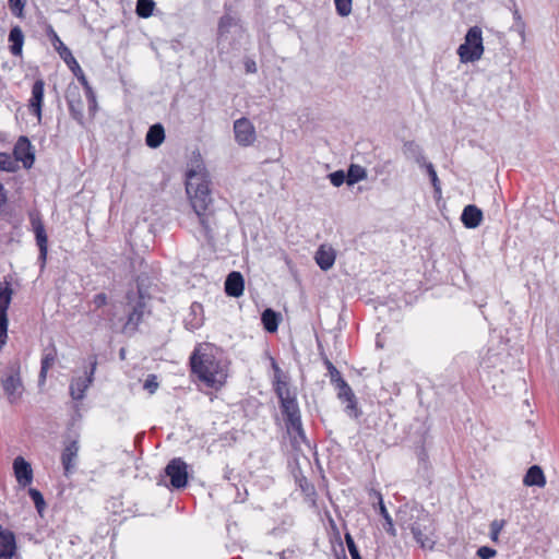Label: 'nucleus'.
Returning a JSON list of instances; mask_svg holds the SVG:
<instances>
[{"label":"nucleus","mask_w":559,"mask_h":559,"mask_svg":"<svg viewBox=\"0 0 559 559\" xmlns=\"http://www.w3.org/2000/svg\"><path fill=\"white\" fill-rule=\"evenodd\" d=\"M186 191L191 206L199 217L206 240L212 242L214 233L211 226V217L214 214V205L206 175L192 169L189 170L186 179Z\"/></svg>","instance_id":"1"},{"label":"nucleus","mask_w":559,"mask_h":559,"mask_svg":"<svg viewBox=\"0 0 559 559\" xmlns=\"http://www.w3.org/2000/svg\"><path fill=\"white\" fill-rule=\"evenodd\" d=\"M191 372L211 389H219L225 381V374L219 361L213 355L201 354L198 348L193 350L189 359Z\"/></svg>","instance_id":"2"},{"label":"nucleus","mask_w":559,"mask_h":559,"mask_svg":"<svg viewBox=\"0 0 559 559\" xmlns=\"http://www.w3.org/2000/svg\"><path fill=\"white\" fill-rule=\"evenodd\" d=\"M323 362L326 367L331 383L337 390V397L343 402H347L345 407L346 414L350 417L358 418L361 412L357 407V400L352 388L328 357H324Z\"/></svg>","instance_id":"3"},{"label":"nucleus","mask_w":559,"mask_h":559,"mask_svg":"<svg viewBox=\"0 0 559 559\" xmlns=\"http://www.w3.org/2000/svg\"><path fill=\"white\" fill-rule=\"evenodd\" d=\"M483 53V31L479 26L475 25L467 29L464 43L457 48V55L462 63H469L479 60Z\"/></svg>","instance_id":"4"},{"label":"nucleus","mask_w":559,"mask_h":559,"mask_svg":"<svg viewBox=\"0 0 559 559\" xmlns=\"http://www.w3.org/2000/svg\"><path fill=\"white\" fill-rule=\"evenodd\" d=\"M163 476L168 477L169 481L160 479L158 484H164L171 490L185 489L189 481L188 464L181 457H174L165 466Z\"/></svg>","instance_id":"5"},{"label":"nucleus","mask_w":559,"mask_h":559,"mask_svg":"<svg viewBox=\"0 0 559 559\" xmlns=\"http://www.w3.org/2000/svg\"><path fill=\"white\" fill-rule=\"evenodd\" d=\"M417 522L411 523V530L414 539L420 545L421 548L431 549L435 542L429 537L433 533V520L428 511L425 509L416 510Z\"/></svg>","instance_id":"6"},{"label":"nucleus","mask_w":559,"mask_h":559,"mask_svg":"<svg viewBox=\"0 0 559 559\" xmlns=\"http://www.w3.org/2000/svg\"><path fill=\"white\" fill-rule=\"evenodd\" d=\"M275 394L280 401V408L285 418L286 427L301 420L300 409L298 406L295 392H290L289 388H276Z\"/></svg>","instance_id":"7"},{"label":"nucleus","mask_w":559,"mask_h":559,"mask_svg":"<svg viewBox=\"0 0 559 559\" xmlns=\"http://www.w3.org/2000/svg\"><path fill=\"white\" fill-rule=\"evenodd\" d=\"M47 37L50 39L53 48L59 53L60 58L64 61L73 75L80 81V78H85V74L80 67L79 62L72 55V51L61 41L58 34L55 32L51 24H46L45 28Z\"/></svg>","instance_id":"8"},{"label":"nucleus","mask_w":559,"mask_h":559,"mask_svg":"<svg viewBox=\"0 0 559 559\" xmlns=\"http://www.w3.org/2000/svg\"><path fill=\"white\" fill-rule=\"evenodd\" d=\"M90 370L85 371V377H79L71 380L69 391L74 401H82L85 397V392L94 381V373L97 367V356L95 354L88 357Z\"/></svg>","instance_id":"9"},{"label":"nucleus","mask_w":559,"mask_h":559,"mask_svg":"<svg viewBox=\"0 0 559 559\" xmlns=\"http://www.w3.org/2000/svg\"><path fill=\"white\" fill-rule=\"evenodd\" d=\"M12 295L13 289L10 283H5V286L0 284V350L8 341V309L12 300Z\"/></svg>","instance_id":"10"},{"label":"nucleus","mask_w":559,"mask_h":559,"mask_svg":"<svg viewBox=\"0 0 559 559\" xmlns=\"http://www.w3.org/2000/svg\"><path fill=\"white\" fill-rule=\"evenodd\" d=\"M13 160L21 162L25 169L33 167L35 163V150L26 135H21L13 147Z\"/></svg>","instance_id":"11"},{"label":"nucleus","mask_w":559,"mask_h":559,"mask_svg":"<svg viewBox=\"0 0 559 559\" xmlns=\"http://www.w3.org/2000/svg\"><path fill=\"white\" fill-rule=\"evenodd\" d=\"M29 219L35 234L36 245L39 249L38 260L41 263V267H44L48 253V237L45 225L38 214H31Z\"/></svg>","instance_id":"12"},{"label":"nucleus","mask_w":559,"mask_h":559,"mask_svg":"<svg viewBox=\"0 0 559 559\" xmlns=\"http://www.w3.org/2000/svg\"><path fill=\"white\" fill-rule=\"evenodd\" d=\"M235 140L240 146H250L255 141V129L248 118H239L234 122Z\"/></svg>","instance_id":"13"},{"label":"nucleus","mask_w":559,"mask_h":559,"mask_svg":"<svg viewBox=\"0 0 559 559\" xmlns=\"http://www.w3.org/2000/svg\"><path fill=\"white\" fill-rule=\"evenodd\" d=\"M45 94V82L43 79H37L32 86V96L28 100V110L32 115L36 116L40 121L43 116V104Z\"/></svg>","instance_id":"14"},{"label":"nucleus","mask_w":559,"mask_h":559,"mask_svg":"<svg viewBox=\"0 0 559 559\" xmlns=\"http://www.w3.org/2000/svg\"><path fill=\"white\" fill-rule=\"evenodd\" d=\"M17 554L15 534L0 524V559H13Z\"/></svg>","instance_id":"15"},{"label":"nucleus","mask_w":559,"mask_h":559,"mask_svg":"<svg viewBox=\"0 0 559 559\" xmlns=\"http://www.w3.org/2000/svg\"><path fill=\"white\" fill-rule=\"evenodd\" d=\"M242 31L241 20L236 14L226 12L219 17L217 26V37L227 38L228 34L240 33Z\"/></svg>","instance_id":"16"},{"label":"nucleus","mask_w":559,"mask_h":559,"mask_svg":"<svg viewBox=\"0 0 559 559\" xmlns=\"http://www.w3.org/2000/svg\"><path fill=\"white\" fill-rule=\"evenodd\" d=\"M2 389L10 403H15L22 395L23 383L19 372L10 373L1 380Z\"/></svg>","instance_id":"17"},{"label":"nucleus","mask_w":559,"mask_h":559,"mask_svg":"<svg viewBox=\"0 0 559 559\" xmlns=\"http://www.w3.org/2000/svg\"><path fill=\"white\" fill-rule=\"evenodd\" d=\"M78 453L79 442L78 440H71L64 447L61 453V464L66 476H69L74 472L78 460Z\"/></svg>","instance_id":"18"},{"label":"nucleus","mask_w":559,"mask_h":559,"mask_svg":"<svg viewBox=\"0 0 559 559\" xmlns=\"http://www.w3.org/2000/svg\"><path fill=\"white\" fill-rule=\"evenodd\" d=\"M13 471L20 486L26 487L32 484L33 469L31 464L23 456H16L14 459Z\"/></svg>","instance_id":"19"},{"label":"nucleus","mask_w":559,"mask_h":559,"mask_svg":"<svg viewBox=\"0 0 559 559\" xmlns=\"http://www.w3.org/2000/svg\"><path fill=\"white\" fill-rule=\"evenodd\" d=\"M225 294L229 297L238 298L245 290V278L238 271L230 272L225 280Z\"/></svg>","instance_id":"20"},{"label":"nucleus","mask_w":559,"mask_h":559,"mask_svg":"<svg viewBox=\"0 0 559 559\" xmlns=\"http://www.w3.org/2000/svg\"><path fill=\"white\" fill-rule=\"evenodd\" d=\"M424 509L423 506L414 503H405L399 508L396 519L403 528H409L411 523L417 522L416 510Z\"/></svg>","instance_id":"21"},{"label":"nucleus","mask_w":559,"mask_h":559,"mask_svg":"<svg viewBox=\"0 0 559 559\" xmlns=\"http://www.w3.org/2000/svg\"><path fill=\"white\" fill-rule=\"evenodd\" d=\"M483 217V211L478 206L468 204L463 209L461 222L466 228L474 229L481 224Z\"/></svg>","instance_id":"22"},{"label":"nucleus","mask_w":559,"mask_h":559,"mask_svg":"<svg viewBox=\"0 0 559 559\" xmlns=\"http://www.w3.org/2000/svg\"><path fill=\"white\" fill-rule=\"evenodd\" d=\"M335 250L325 245H321L314 255V260L322 271L330 270L335 263Z\"/></svg>","instance_id":"23"},{"label":"nucleus","mask_w":559,"mask_h":559,"mask_svg":"<svg viewBox=\"0 0 559 559\" xmlns=\"http://www.w3.org/2000/svg\"><path fill=\"white\" fill-rule=\"evenodd\" d=\"M402 152L406 159L414 160L419 167L427 162L423 147L413 140L404 141Z\"/></svg>","instance_id":"24"},{"label":"nucleus","mask_w":559,"mask_h":559,"mask_svg":"<svg viewBox=\"0 0 559 559\" xmlns=\"http://www.w3.org/2000/svg\"><path fill=\"white\" fill-rule=\"evenodd\" d=\"M165 128L160 122L152 124L145 134V144L150 148L159 147L165 141Z\"/></svg>","instance_id":"25"},{"label":"nucleus","mask_w":559,"mask_h":559,"mask_svg":"<svg viewBox=\"0 0 559 559\" xmlns=\"http://www.w3.org/2000/svg\"><path fill=\"white\" fill-rule=\"evenodd\" d=\"M8 40L10 43L9 50L14 57L22 56L24 45V33L19 25L11 27Z\"/></svg>","instance_id":"26"},{"label":"nucleus","mask_w":559,"mask_h":559,"mask_svg":"<svg viewBox=\"0 0 559 559\" xmlns=\"http://www.w3.org/2000/svg\"><path fill=\"white\" fill-rule=\"evenodd\" d=\"M523 484L527 487H544L546 485V477L543 468L539 465H532L526 471Z\"/></svg>","instance_id":"27"},{"label":"nucleus","mask_w":559,"mask_h":559,"mask_svg":"<svg viewBox=\"0 0 559 559\" xmlns=\"http://www.w3.org/2000/svg\"><path fill=\"white\" fill-rule=\"evenodd\" d=\"M281 320L282 314L272 308H266L261 313V323L267 333H275Z\"/></svg>","instance_id":"28"},{"label":"nucleus","mask_w":559,"mask_h":559,"mask_svg":"<svg viewBox=\"0 0 559 559\" xmlns=\"http://www.w3.org/2000/svg\"><path fill=\"white\" fill-rule=\"evenodd\" d=\"M57 357V349L53 344L46 347L44 349V355L40 362V371H39V383L46 381L47 372L50 369V367L53 365Z\"/></svg>","instance_id":"29"},{"label":"nucleus","mask_w":559,"mask_h":559,"mask_svg":"<svg viewBox=\"0 0 559 559\" xmlns=\"http://www.w3.org/2000/svg\"><path fill=\"white\" fill-rule=\"evenodd\" d=\"M144 308H145L144 297H143L141 290H139V299L135 302V305L133 306L132 311L128 316L127 325H129V326L132 325L134 329H136L138 325L140 324V322L142 321Z\"/></svg>","instance_id":"30"},{"label":"nucleus","mask_w":559,"mask_h":559,"mask_svg":"<svg viewBox=\"0 0 559 559\" xmlns=\"http://www.w3.org/2000/svg\"><path fill=\"white\" fill-rule=\"evenodd\" d=\"M79 82L82 85V87L84 88V92H85V95H86V99H87V104H88V112H90V115L95 116V114H96V111L98 109L96 93L93 90V87L91 86V84L87 81L86 76L85 78H80Z\"/></svg>","instance_id":"31"},{"label":"nucleus","mask_w":559,"mask_h":559,"mask_svg":"<svg viewBox=\"0 0 559 559\" xmlns=\"http://www.w3.org/2000/svg\"><path fill=\"white\" fill-rule=\"evenodd\" d=\"M379 514L382 516V519L384 520V523H383V528L385 530V532L392 536V537H395L396 536V530L394 527V524H393V520L391 518V515L389 514L386 508H385V504L383 502V499H382V496L379 493Z\"/></svg>","instance_id":"32"},{"label":"nucleus","mask_w":559,"mask_h":559,"mask_svg":"<svg viewBox=\"0 0 559 559\" xmlns=\"http://www.w3.org/2000/svg\"><path fill=\"white\" fill-rule=\"evenodd\" d=\"M347 185L354 186L355 183L367 178V170L357 164H350L347 168Z\"/></svg>","instance_id":"33"},{"label":"nucleus","mask_w":559,"mask_h":559,"mask_svg":"<svg viewBox=\"0 0 559 559\" xmlns=\"http://www.w3.org/2000/svg\"><path fill=\"white\" fill-rule=\"evenodd\" d=\"M155 7L154 0H136L135 13L139 17L147 19L153 15Z\"/></svg>","instance_id":"34"},{"label":"nucleus","mask_w":559,"mask_h":559,"mask_svg":"<svg viewBox=\"0 0 559 559\" xmlns=\"http://www.w3.org/2000/svg\"><path fill=\"white\" fill-rule=\"evenodd\" d=\"M271 365L272 369L274 371V378H273V386L274 390L276 388H287L288 386V377L283 373L282 369L277 365L276 360L274 358H271Z\"/></svg>","instance_id":"35"},{"label":"nucleus","mask_w":559,"mask_h":559,"mask_svg":"<svg viewBox=\"0 0 559 559\" xmlns=\"http://www.w3.org/2000/svg\"><path fill=\"white\" fill-rule=\"evenodd\" d=\"M421 168H425L427 171V175L430 179V182L433 187V193L435 195L440 197L441 195V183L438 178L437 171L435 169V166L430 162H426L425 165L420 166Z\"/></svg>","instance_id":"36"},{"label":"nucleus","mask_w":559,"mask_h":559,"mask_svg":"<svg viewBox=\"0 0 559 559\" xmlns=\"http://www.w3.org/2000/svg\"><path fill=\"white\" fill-rule=\"evenodd\" d=\"M190 311H191V314L193 316V319L191 321H186V325L190 330H194V329L200 328L202 325V323H203V319L202 318H198V314H202L203 313V306L201 304L194 301L190 306Z\"/></svg>","instance_id":"37"},{"label":"nucleus","mask_w":559,"mask_h":559,"mask_svg":"<svg viewBox=\"0 0 559 559\" xmlns=\"http://www.w3.org/2000/svg\"><path fill=\"white\" fill-rule=\"evenodd\" d=\"M69 114L73 120L80 126H84L83 102L82 99L74 100L68 104Z\"/></svg>","instance_id":"38"},{"label":"nucleus","mask_w":559,"mask_h":559,"mask_svg":"<svg viewBox=\"0 0 559 559\" xmlns=\"http://www.w3.org/2000/svg\"><path fill=\"white\" fill-rule=\"evenodd\" d=\"M28 496L35 504L37 512L41 515L47 504L43 493L37 488H28Z\"/></svg>","instance_id":"39"},{"label":"nucleus","mask_w":559,"mask_h":559,"mask_svg":"<svg viewBox=\"0 0 559 559\" xmlns=\"http://www.w3.org/2000/svg\"><path fill=\"white\" fill-rule=\"evenodd\" d=\"M19 169V165L11 157V155L7 153L0 152V170H4L8 173H15Z\"/></svg>","instance_id":"40"},{"label":"nucleus","mask_w":559,"mask_h":559,"mask_svg":"<svg viewBox=\"0 0 559 559\" xmlns=\"http://www.w3.org/2000/svg\"><path fill=\"white\" fill-rule=\"evenodd\" d=\"M296 483L298 484L300 490L307 496V497H313L316 496V488L314 486L308 481L307 477L304 475L295 476Z\"/></svg>","instance_id":"41"},{"label":"nucleus","mask_w":559,"mask_h":559,"mask_svg":"<svg viewBox=\"0 0 559 559\" xmlns=\"http://www.w3.org/2000/svg\"><path fill=\"white\" fill-rule=\"evenodd\" d=\"M64 98L67 104L82 99L80 87L74 82L68 84L64 93Z\"/></svg>","instance_id":"42"},{"label":"nucleus","mask_w":559,"mask_h":559,"mask_svg":"<svg viewBox=\"0 0 559 559\" xmlns=\"http://www.w3.org/2000/svg\"><path fill=\"white\" fill-rule=\"evenodd\" d=\"M353 0H334L336 13L342 16H348L352 12Z\"/></svg>","instance_id":"43"},{"label":"nucleus","mask_w":559,"mask_h":559,"mask_svg":"<svg viewBox=\"0 0 559 559\" xmlns=\"http://www.w3.org/2000/svg\"><path fill=\"white\" fill-rule=\"evenodd\" d=\"M344 537L352 559H362L358 550V547L354 540V537L350 535V533L346 532Z\"/></svg>","instance_id":"44"},{"label":"nucleus","mask_w":559,"mask_h":559,"mask_svg":"<svg viewBox=\"0 0 559 559\" xmlns=\"http://www.w3.org/2000/svg\"><path fill=\"white\" fill-rule=\"evenodd\" d=\"M329 179H330V182L334 186V187H341L343 183H347V176H346V173L344 170H335L331 174L328 175Z\"/></svg>","instance_id":"45"},{"label":"nucleus","mask_w":559,"mask_h":559,"mask_svg":"<svg viewBox=\"0 0 559 559\" xmlns=\"http://www.w3.org/2000/svg\"><path fill=\"white\" fill-rule=\"evenodd\" d=\"M26 0H9L11 13L16 17H23Z\"/></svg>","instance_id":"46"},{"label":"nucleus","mask_w":559,"mask_h":559,"mask_svg":"<svg viewBox=\"0 0 559 559\" xmlns=\"http://www.w3.org/2000/svg\"><path fill=\"white\" fill-rule=\"evenodd\" d=\"M506 525V520H493L490 523V539L492 542H498L499 534Z\"/></svg>","instance_id":"47"},{"label":"nucleus","mask_w":559,"mask_h":559,"mask_svg":"<svg viewBox=\"0 0 559 559\" xmlns=\"http://www.w3.org/2000/svg\"><path fill=\"white\" fill-rule=\"evenodd\" d=\"M391 169H392V160L391 159H386L382 163H378L373 167L376 175H384V174L391 175Z\"/></svg>","instance_id":"48"},{"label":"nucleus","mask_w":559,"mask_h":559,"mask_svg":"<svg viewBox=\"0 0 559 559\" xmlns=\"http://www.w3.org/2000/svg\"><path fill=\"white\" fill-rule=\"evenodd\" d=\"M288 431H294L296 432L297 437L304 442V443H308V440H307V437H306V433H305V430L302 428V423L301 420L300 421H297L296 424H293V425H289L286 427Z\"/></svg>","instance_id":"49"},{"label":"nucleus","mask_w":559,"mask_h":559,"mask_svg":"<svg viewBox=\"0 0 559 559\" xmlns=\"http://www.w3.org/2000/svg\"><path fill=\"white\" fill-rule=\"evenodd\" d=\"M497 555V550L489 546H481L477 549V556L480 559H491Z\"/></svg>","instance_id":"50"},{"label":"nucleus","mask_w":559,"mask_h":559,"mask_svg":"<svg viewBox=\"0 0 559 559\" xmlns=\"http://www.w3.org/2000/svg\"><path fill=\"white\" fill-rule=\"evenodd\" d=\"M513 17H514V28L519 32V34L521 36L524 35V28H525V24L522 20V16L520 14V11L515 8L514 11H513Z\"/></svg>","instance_id":"51"},{"label":"nucleus","mask_w":559,"mask_h":559,"mask_svg":"<svg viewBox=\"0 0 559 559\" xmlns=\"http://www.w3.org/2000/svg\"><path fill=\"white\" fill-rule=\"evenodd\" d=\"M144 389L147 390L150 393H154L155 390L158 386L157 378L155 374H150L145 382H144Z\"/></svg>","instance_id":"52"},{"label":"nucleus","mask_w":559,"mask_h":559,"mask_svg":"<svg viewBox=\"0 0 559 559\" xmlns=\"http://www.w3.org/2000/svg\"><path fill=\"white\" fill-rule=\"evenodd\" d=\"M95 308H102L107 305V295L105 293H98L93 298Z\"/></svg>","instance_id":"53"},{"label":"nucleus","mask_w":559,"mask_h":559,"mask_svg":"<svg viewBox=\"0 0 559 559\" xmlns=\"http://www.w3.org/2000/svg\"><path fill=\"white\" fill-rule=\"evenodd\" d=\"M245 70L247 73H255L258 70L255 61L250 58H247L245 60Z\"/></svg>","instance_id":"54"},{"label":"nucleus","mask_w":559,"mask_h":559,"mask_svg":"<svg viewBox=\"0 0 559 559\" xmlns=\"http://www.w3.org/2000/svg\"><path fill=\"white\" fill-rule=\"evenodd\" d=\"M7 202V191L3 187V185L0 182V209Z\"/></svg>","instance_id":"55"},{"label":"nucleus","mask_w":559,"mask_h":559,"mask_svg":"<svg viewBox=\"0 0 559 559\" xmlns=\"http://www.w3.org/2000/svg\"><path fill=\"white\" fill-rule=\"evenodd\" d=\"M294 551L292 550H283L278 554L280 559H292Z\"/></svg>","instance_id":"56"},{"label":"nucleus","mask_w":559,"mask_h":559,"mask_svg":"<svg viewBox=\"0 0 559 559\" xmlns=\"http://www.w3.org/2000/svg\"><path fill=\"white\" fill-rule=\"evenodd\" d=\"M336 559H347L344 548L341 546V554L336 556Z\"/></svg>","instance_id":"57"},{"label":"nucleus","mask_w":559,"mask_h":559,"mask_svg":"<svg viewBox=\"0 0 559 559\" xmlns=\"http://www.w3.org/2000/svg\"><path fill=\"white\" fill-rule=\"evenodd\" d=\"M426 455H427V454H426L425 450L423 449V450L419 452V460L424 461V460H425V457H426Z\"/></svg>","instance_id":"58"},{"label":"nucleus","mask_w":559,"mask_h":559,"mask_svg":"<svg viewBox=\"0 0 559 559\" xmlns=\"http://www.w3.org/2000/svg\"><path fill=\"white\" fill-rule=\"evenodd\" d=\"M119 355H120L121 358H124V348L120 349Z\"/></svg>","instance_id":"59"}]
</instances>
